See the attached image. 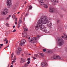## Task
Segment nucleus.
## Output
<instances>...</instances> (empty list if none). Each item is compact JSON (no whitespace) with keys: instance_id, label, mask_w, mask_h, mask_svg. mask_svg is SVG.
<instances>
[{"instance_id":"obj_1","label":"nucleus","mask_w":67,"mask_h":67,"mask_svg":"<svg viewBox=\"0 0 67 67\" xmlns=\"http://www.w3.org/2000/svg\"><path fill=\"white\" fill-rule=\"evenodd\" d=\"M48 22V20L47 16H42L41 17L40 20L38 21L37 25H36L35 29L37 30L40 28V25L42 24H46Z\"/></svg>"},{"instance_id":"obj_2","label":"nucleus","mask_w":67,"mask_h":67,"mask_svg":"<svg viewBox=\"0 0 67 67\" xmlns=\"http://www.w3.org/2000/svg\"><path fill=\"white\" fill-rule=\"evenodd\" d=\"M57 44L59 46H62L64 44V40L62 38H60L58 40Z\"/></svg>"},{"instance_id":"obj_3","label":"nucleus","mask_w":67,"mask_h":67,"mask_svg":"<svg viewBox=\"0 0 67 67\" xmlns=\"http://www.w3.org/2000/svg\"><path fill=\"white\" fill-rule=\"evenodd\" d=\"M3 11L4 12H1V14L2 15H5L9 12V10L6 8H4ZM4 12H5V13Z\"/></svg>"},{"instance_id":"obj_4","label":"nucleus","mask_w":67,"mask_h":67,"mask_svg":"<svg viewBox=\"0 0 67 67\" xmlns=\"http://www.w3.org/2000/svg\"><path fill=\"white\" fill-rule=\"evenodd\" d=\"M30 42H31V43H32L33 44H34L35 42H37V38L34 37L31 38L30 41Z\"/></svg>"},{"instance_id":"obj_5","label":"nucleus","mask_w":67,"mask_h":67,"mask_svg":"<svg viewBox=\"0 0 67 67\" xmlns=\"http://www.w3.org/2000/svg\"><path fill=\"white\" fill-rule=\"evenodd\" d=\"M51 58L52 59H60L61 58L59 56L53 55V56Z\"/></svg>"},{"instance_id":"obj_6","label":"nucleus","mask_w":67,"mask_h":67,"mask_svg":"<svg viewBox=\"0 0 67 67\" xmlns=\"http://www.w3.org/2000/svg\"><path fill=\"white\" fill-rule=\"evenodd\" d=\"M11 0H7V5L8 8H10L11 6L12 5V3H11Z\"/></svg>"},{"instance_id":"obj_7","label":"nucleus","mask_w":67,"mask_h":67,"mask_svg":"<svg viewBox=\"0 0 67 67\" xmlns=\"http://www.w3.org/2000/svg\"><path fill=\"white\" fill-rule=\"evenodd\" d=\"M42 24H41L40 26V28L41 30L42 31H45V30L46 29H47L46 27H45L44 26L42 25Z\"/></svg>"},{"instance_id":"obj_8","label":"nucleus","mask_w":67,"mask_h":67,"mask_svg":"<svg viewBox=\"0 0 67 67\" xmlns=\"http://www.w3.org/2000/svg\"><path fill=\"white\" fill-rule=\"evenodd\" d=\"M48 26L49 29H52V23L51 21H49L48 22Z\"/></svg>"},{"instance_id":"obj_9","label":"nucleus","mask_w":67,"mask_h":67,"mask_svg":"<svg viewBox=\"0 0 67 67\" xmlns=\"http://www.w3.org/2000/svg\"><path fill=\"white\" fill-rule=\"evenodd\" d=\"M26 42L25 40L24 39L22 40H21L20 42V45L21 46H22L23 45H24L25 44V43Z\"/></svg>"},{"instance_id":"obj_10","label":"nucleus","mask_w":67,"mask_h":67,"mask_svg":"<svg viewBox=\"0 0 67 67\" xmlns=\"http://www.w3.org/2000/svg\"><path fill=\"white\" fill-rule=\"evenodd\" d=\"M49 12L52 13H53V12H54L55 11V9L51 7L49 8Z\"/></svg>"},{"instance_id":"obj_11","label":"nucleus","mask_w":67,"mask_h":67,"mask_svg":"<svg viewBox=\"0 0 67 67\" xmlns=\"http://www.w3.org/2000/svg\"><path fill=\"white\" fill-rule=\"evenodd\" d=\"M41 65L42 67H45L47 66V64L46 63H42L41 64Z\"/></svg>"},{"instance_id":"obj_12","label":"nucleus","mask_w":67,"mask_h":67,"mask_svg":"<svg viewBox=\"0 0 67 67\" xmlns=\"http://www.w3.org/2000/svg\"><path fill=\"white\" fill-rule=\"evenodd\" d=\"M39 1L40 5H42L44 4V3L43 2V0H38Z\"/></svg>"},{"instance_id":"obj_13","label":"nucleus","mask_w":67,"mask_h":67,"mask_svg":"<svg viewBox=\"0 0 67 67\" xmlns=\"http://www.w3.org/2000/svg\"><path fill=\"white\" fill-rule=\"evenodd\" d=\"M52 2H53V5H56L55 4L57 2L58 3V1H56V0H51Z\"/></svg>"},{"instance_id":"obj_14","label":"nucleus","mask_w":67,"mask_h":67,"mask_svg":"<svg viewBox=\"0 0 67 67\" xmlns=\"http://www.w3.org/2000/svg\"><path fill=\"white\" fill-rule=\"evenodd\" d=\"M16 14V13H14L13 15H12V18L14 19H15V22H16L17 21V18H16V16H15V14Z\"/></svg>"},{"instance_id":"obj_15","label":"nucleus","mask_w":67,"mask_h":67,"mask_svg":"<svg viewBox=\"0 0 67 67\" xmlns=\"http://www.w3.org/2000/svg\"><path fill=\"white\" fill-rule=\"evenodd\" d=\"M23 36V37H26L27 36V33L26 32H23L22 33Z\"/></svg>"},{"instance_id":"obj_16","label":"nucleus","mask_w":67,"mask_h":67,"mask_svg":"<svg viewBox=\"0 0 67 67\" xmlns=\"http://www.w3.org/2000/svg\"><path fill=\"white\" fill-rule=\"evenodd\" d=\"M21 22H22V18L21 17L19 18V21L18 22V23L21 24Z\"/></svg>"},{"instance_id":"obj_17","label":"nucleus","mask_w":67,"mask_h":67,"mask_svg":"<svg viewBox=\"0 0 67 67\" xmlns=\"http://www.w3.org/2000/svg\"><path fill=\"white\" fill-rule=\"evenodd\" d=\"M16 6H17V4L16 3L13 7V8L14 9H15L16 8Z\"/></svg>"},{"instance_id":"obj_18","label":"nucleus","mask_w":67,"mask_h":67,"mask_svg":"<svg viewBox=\"0 0 67 67\" xmlns=\"http://www.w3.org/2000/svg\"><path fill=\"white\" fill-rule=\"evenodd\" d=\"M18 50L19 52H21V47H19L18 48Z\"/></svg>"},{"instance_id":"obj_19","label":"nucleus","mask_w":67,"mask_h":67,"mask_svg":"<svg viewBox=\"0 0 67 67\" xmlns=\"http://www.w3.org/2000/svg\"><path fill=\"white\" fill-rule=\"evenodd\" d=\"M46 29H45V31H44V32H45L46 33H49V31Z\"/></svg>"},{"instance_id":"obj_20","label":"nucleus","mask_w":67,"mask_h":67,"mask_svg":"<svg viewBox=\"0 0 67 67\" xmlns=\"http://www.w3.org/2000/svg\"><path fill=\"white\" fill-rule=\"evenodd\" d=\"M44 7L45 8H48V6H47V5L46 4H44Z\"/></svg>"},{"instance_id":"obj_21","label":"nucleus","mask_w":67,"mask_h":67,"mask_svg":"<svg viewBox=\"0 0 67 67\" xmlns=\"http://www.w3.org/2000/svg\"><path fill=\"white\" fill-rule=\"evenodd\" d=\"M25 62V59H24L23 60H21L20 61V63H23Z\"/></svg>"},{"instance_id":"obj_22","label":"nucleus","mask_w":67,"mask_h":67,"mask_svg":"<svg viewBox=\"0 0 67 67\" xmlns=\"http://www.w3.org/2000/svg\"><path fill=\"white\" fill-rule=\"evenodd\" d=\"M21 24L20 23H18L17 24V25H18V28H19L20 27V24Z\"/></svg>"},{"instance_id":"obj_23","label":"nucleus","mask_w":67,"mask_h":67,"mask_svg":"<svg viewBox=\"0 0 67 67\" xmlns=\"http://www.w3.org/2000/svg\"><path fill=\"white\" fill-rule=\"evenodd\" d=\"M34 56L35 57H36L37 58L38 57V54H35L34 55Z\"/></svg>"},{"instance_id":"obj_24","label":"nucleus","mask_w":67,"mask_h":67,"mask_svg":"<svg viewBox=\"0 0 67 67\" xmlns=\"http://www.w3.org/2000/svg\"><path fill=\"white\" fill-rule=\"evenodd\" d=\"M40 55L42 57H44V54L43 53H40Z\"/></svg>"},{"instance_id":"obj_25","label":"nucleus","mask_w":67,"mask_h":67,"mask_svg":"<svg viewBox=\"0 0 67 67\" xmlns=\"http://www.w3.org/2000/svg\"><path fill=\"white\" fill-rule=\"evenodd\" d=\"M29 65L28 64H27V63H26L25 65V66H24L25 67H27V66H28V65Z\"/></svg>"},{"instance_id":"obj_26","label":"nucleus","mask_w":67,"mask_h":67,"mask_svg":"<svg viewBox=\"0 0 67 67\" xmlns=\"http://www.w3.org/2000/svg\"><path fill=\"white\" fill-rule=\"evenodd\" d=\"M24 31L26 32V31H27V29L26 28H24Z\"/></svg>"},{"instance_id":"obj_27","label":"nucleus","mask_w":67,"mask_h":67,"mask_svg":"<svg viewBox=\"0 0 67 67\" xmlns=\"http://www.w3.org/2000/svg\"><path fill=\"white\" fill-rule=\"evenodd\" d=\"M57 23H59L60 22V20L59 19H57Z\"/></svg>"},{"instance_id":"obj_28","label":"nucleus","mask_w":67,"mask_h":67,"mask_svg":"<svg viewBox=\"0 0 67 67\" xmlns=\"http://www.w3.org/2000/svg\"><path fill=\"white\" fill-rule=\"evenodd\" d=\"M29 9H31L32 8V6H31V5H30L29 7Z\"/></svg>"},{"instance_id":"obj_29","label":"nucleus","mask_w":67,"mask_h":67,"mask_svg":"<svg viewBox=\"0 0 67 67\" xmlns=\"http://www.w3.org/2000/svg\"><path fill=\"white\" fill-rule=\"evenodd\" d=\"M43 52H45L46 51V50L45 49H43Z\"/></svg>"},{"instance_id":"obj_30","label":"nucleus","mask_w":67,"mask_h":67,"mask_svg":"<svg viewBox=\"0 0 67 67\" xmlns=\"http://www.w3.org/2000/svg\"><path fill=\"white\" fill-rule=\"evenodd\" d=\"M13 54L12 53L11 55V58H12V57H13Z\"/></svg>"},{"instance_id":"obj_31","label":"nucleus","mask_w":67,"mask_h":67,"mask_svg":"<svg viewBox=\"0 0 67 67\" xmlns=\"http://www.w3.org/2000/svg\"><path fill=\"white\" fill-rule=\"evenodd\" d=\"M17 55H20V52H19V51H17Z\"/></svg>"},{"instance_id":"obj_32","label":"nucleus","mask_w":67,"mask_h":67,"mask_svg":"<svg viewBox=\"0 0 67 67\" xmlns=\"http://www.w3.org/2000/svg\"><path fill=\"white\" fill-rule=\"evenodd\" d=\"M58 30L59 31H61V30H62V28H58Z\"/></svg>"},{"instance_id":"obj_33","label":"nucleus","mask_w":67,"mask_h":67,"mask_svg":"<svg viewBox=\"0 0 67 67\" xmlns=\"http://www.w3.org/2000/svg\"><path fill=\"white\" fill-rule=\"evenodd\" d=\"M28 61H30V58H29L27 59Z\"/></svg>"},{"instance_id":"obj_34","label":"nucleus","mask_w":67,"mask_h":67,"mask_svg":"<svg viewBox=\"0 0 67 67\" xmlns=\"http://www.w3.org/2000/svg\"><path fill=\"white\" fill-rule=\"evenodd\" d=\"M29 15V13H26L25 16H27Z\"/></svg>"},{"instance_id":"obj_35","label":"nucleus","mask_w":67,"mask_h":67,"mask_svg":"<svg viewBox=\"0 0 67 67\" xmlns=\"http://www.w3.org/2000/svg\"><path fill=\"white\" fill-rule=\"evenodd\" d=\"M16 57V56H14V59L15 60H16V58L15 57Z\"/></svg>"},{"instance_id":"obj_36","label":"nucleus","mask_w":67,"mask_h":67,"mask_svg":"<svg viewBox=\"0 0 67 67\" xmlns=\"http://www.w3.org/2000/svg\"><path fill=\"white\" fill-rule=\"evenodd\" d=\"M30 61H28L27 62V64H30Z\"/></svg>"},{"instance_id":"obj_37","label":"nucleus","mask_w":67,"mask_h":67,"mask_svg":"<svg viewBox=\"0 0 67 67\" xmlns=\"http://www.w3.org/2000/svg\"><path fill=\"white\" fill-rule=\"evenodd\" d=\"M16 31V30L15 29H14V30L13 31V32H15Z\"/></svg>"},{"instance_id":"obj_38","label":"nucleus","mask_w":67,"mask_h":67,"mask_svg":"<svg viewBox=\"0 0 67 67\" xmlns=\"http://www.w3.org/2000/svg\"><path fill=\"white\" fill-rule=\"evenodd\" d=\"M8 41L7 40L6 41V44H8Z\"/></svg>"},{"instance_id":"obj_39","label":"nucleus","mask_w":67,"mask_h":67,"mask_svg":"<svg viewBox=\"0 0 67 67\" xmlns=\"http://www.w3.org/2000/svg\"><path fill=\"white\" fill-rule=\"evenodd\" d=\"M6 25H7V26H8V25H9L8 24V23H7L6 24Z\"/></svg>"},{"instance_id":"obj_40","label":"nucleus","mask_w":67,"mask_h":67,"mask_svg":"<svg viewBox=\"0 0 67 67\" xmlns=\"http://www.w3.org/2000/svg\"><path fill=\"white\" fill-rule=\"evenodd\" d=\"M7 39L5 38V40H4V42H5V41H7Z\"/></svg>"},{"instance_id":"obj_41","label":"nucleus","mask_w":67,"mask_h":67,"mask_svg":"<svg viewBox=\"0 0 67 67\" xmlns=\"http://www.w3.org/2000/svg\"><path fill=\"white\" fill-rule=\"evenodd\" d=\"M37 38H39L40 37V36L39 35H37Z\"/></svg>"},{"instance_id":"obj_42","label":"nucleus","mask_w":67,"mask_h":67,"mask_svg":"<svg viewBox=\"0 0 67 67\" xmlns=\"http://www.w3.org/2000/svg\"><path fill=\"white\" fill-rule=\"evenodd\" d=\"M15 25H14L13 26V28H15Z\"/></svg>"},{"instance_id":"obj_43","label":"nucleus","mask_w":67,"mask_h":67,"mask_svg":"<svg viewBox=\"0 0 67 67\" xmlns=\"http://www.w3.org/2000/svg\"><path fill=\"white\" fill-rule=\"evenodd\" d=\"M61 16L62 18H63V15H61Z\"/></svg>"},{"instance_id":"obj_44","label":"nucleus","mask_w":67,"mask_h":67,"mask_svg":"<svg viewBox=\"0 0 67 67\" xmlns=\"http://www.w3.org/2000/svg\"><path fill=\"white\" fill-rule=\"evenodd\" d=\"M15 24H16V25L17 24V23L16 22V21L15 23Z\"/></svg>"},{"instance_id":"obj_45","label":"nucleus","mask_w":67,"mask_h":67,"mask_svg":"<svg viewBox=\"0 0 67 67\" xmlns=\"http://www.w3.org/2000/svg\"><path fill=\"white\" fill-rule=\"evenodd\" d=\"M24 59H23V58H21V60H23Z\"/></svg>"},{"instance_id":"obj_46","label":"nucleus","mask_w":67,"mask_h":67,"mask_svg":"<svg viewBox=\"0 0 67 67\" xmlns=\"http://www.w3.org/2000/svg\"><path fill=\"white\" fill-rule=\"evenodd\" d=\"M65 29H67V26H65Z\"/></svg>"},{"instance_id":"obj_47","label":"nucleus","mask_w":67,"mask_h":67,"mask_svg":"<svg viewBox=\"0 0 67 67\" xmlns=\"http://www.w3.org/2000/svg\"><path fill=\"white\" fill-rule=\"evenodd\" d=\"M0 45H1V46H3V44H1Z\"/></svg>"},{"instance_id":"obj_48","label":"nucleus","mask_w":67,"mask_h":67,"mask_svg":"<svg viewBox=\"0 0 67 67\" xmlns=\"http://www.w3.org/2000/svg\"><path fill=\"white\" fill-rule=\"evenodd\" d=\"M12 62L13 63H14V62H15V60H14Z\"/></svg>"},{"instance_id":"obj_49","label":"nucleus","mask_w":67,"mask_h":67,"mask_svg":"<svg viewBox=\"0 0 67 67\" xmlns=\"http://www.w3.org/2000/svg\"><path fill=\"white\" fill-rule=\"evenodd\" d=\"M9 47V46H7V47H5V48H4V49H5V48H7V47Z\"/></svg>"},{"instance_id":"obj_50","label":"nucleus","mask_w":67,"mask_h":67,"mask_svg":"<svg viewBox=\"0 0 67 67\" xmlns=\"http://www.w3.org/2000/svg\"><path fill=\"white\" fill-rule=\"evenodd\" d=\"M33 58L34 59H36V58L34 57Z\"/></svg>"},{"instance_id":"obj_51","label":"nucleus","mask_w":67,"mask_h":67,"mask_svg":"<svg viewBox=\"0 0 67 67\" xmlns=\"http://www.w3.org/2000/svg\"><path fill=\"white\" fill-rule=\"evenodd\" d=\"M62 38H64V37L63 36H62Z\"/></svg>"},{"instance_id":"obj_52","label":"nucleus","mask_w":67,"mask_h":67,"mask_svg":"<svg viewBox=\"0 0 67 67\" xmlns=\"http://www.w3.org/2000/svg\"><path fill=\"white\" fill-rule=\"evenodd\" d=\"M28 39H29V40H30V39H31V38H30V37H29Z\"/></svg>"},{"instance_id":"obj_53","label":"nucleus","mask_w":67,"mask_h":67,"mask_svg":"<svg viewBox=\"0 0 67 67\" xmlns=\"http://www.w3.org/2000/svg\"><path fill=\"white\" fill-rule=\"evenodd\" d=\"M12 65H13V62H12Z\"/></svg>"},{"instance_id":"obj_54","label":"nucleus","mask_w":67,"mask_h":67,"mask_svg":"<svg viewBox=\"0 0 67 67\" xmlns=\"http://www.w3.org/2000/svg\"><path fill=\"white\" fill-rule=\"evenodd\" d=\"M9 19V17H8L7 18V19Z\"/></svg>"},{"instance_id":"obj_55","label":"nucleus","mask_w":67,"mask_h":67,"mask_svg":"<svg viewBox=\"0 0 67 67\" xmlns=\"http://www.w3.org/2000/svg\"><path fill=\"white\" fill-rule=\"evenodd\" d=\"M10 67H13V65H11Z\"/></svg>"},{"instance_id":"obj_56","label":"nucleus","mask_w":67,"mask_h":67,"mask_svg":"<svg viewBox=\"0 0 67 67\" xmlns=\"http://www.w3.org/2000/svg\"><path fill=\"white\" fill-rule=\"evenodd\" d=\"M48 19L49 20H51V19L50 18H49Z\"/></svg>"},{"instance_id":"obj_57","label":"nucleus","mask_w":67,"mask_h":67,"mask_svg":"<svg viewBox=\"0 0 67 67\" xmlns=\"http://www.w3.org/2000/svg\"><path fill=\"white\" fill-rule=\"evenodd\" d=\"M29 8V6H27V7H26V8Z\"/></svg>"},{"instance_id":"obj_58","label":"nucleus","mask_w":67,"mask_h":67,"mask_svg":"<svg viewBox=\"0 0 67 67\" xmlns=\"http://www.w3.org/2000/svg\"><path fill=\"white\" fill-rule=\"evenodd\" d=\"M26 2L25 3H24V4H26Z\"/></svg>"},{"instance_id":"obj_59","label":"nucleus","mask_w":67,"mask_h":67,"mask_svg":"<svg viewBox=\"0 0 67 67\" xmlns=\"http://www.w3.org/2000/svg\"><path fill=\"white\" fill-rule=\"evenodd\" d=\"M19 13H20V12H18V14H19Z\"/></svg>"},{"instance_id":"obj_60","label":"nucleus","mask_w":67,"mask_h":67,"mask_svg":"<svg viewBox=\"0 0 67 67\" xmlns=\"http://www.w3.org/2000/svg\"><path fill=\"white\" fill-rule=\"evenodd\" d=\"M11 15H9V17H11Z\"/></svg>"},{"instance_id":"obj_61","label":"nucleus","mask_w":67,"mask_h":67,"mask_svg":"<svg viewBox=\"0 0 67 67\" xmlns=\"http://www.w3.org/2000/svg\"><path fill=\"white\" fill-rule=\"evenodd\" d=\"M30 55H31V54H29V56H30Z\"/></svg>"},{"instance_id":"obj_62","label":"nucleus","mask_w":67,"mask_h":67,"mask_svg":"<svg viewBox=\"0 0 67 67\" xmlns=\"http://www.w3.org/2000/svg\"><path fill=\"white\" fill-rule=\"evenodd\" d=\"M1 46L0 45V49H1Z\"/></svg>"},{"instance_id":"obj_63","label":"nucleus","mask_w":67,"mask_h":67,"mask_svg":"<svg viewBox=\"0 0 67 67\" xmlns=\"http://www.w3.org/2000/svg\"><path fill=\"white\" fill-rule=\"evenodd\" d=\"M32 58H33L34 57L33 56H32Z\"/></svg>"},{"instance_id":"obj_64","label":"nucleus","mask_w":67,"mask_h":67,"mask_svg":"<svg viewBox=\"0 0 67 67\" xmlns=\"http://www.w3.org/2000/svg\"><path fill=\"white\" fill-rule=\"evenodd\" d=\"M27 12H29V10H28V11H27Z\"/></svg>"}]
</instances>
